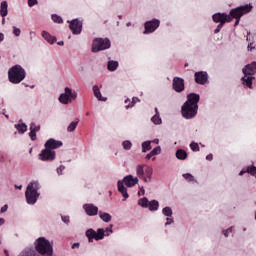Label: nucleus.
<instances>
[{
	"instance_id": "obj_47",
	"label": "nucleus",
	"mask_w": 256,
	"mask_h": 256,
	"mask_svg": "<svg viewBox=\"0 0 256 256\" xmlns=\"http://www.w3.org/2000/svg\"><path fill=\"white\" fill-rule=\"evenodd\" d=\"M106 233H113V224L110 225V227L106 228Z\"/></svg>"
},
{
	"instance_id": "obj_44",
	"label": "nucleus",
	"mask_w": 256,
	"mask_h": 256,
	"mask_svg": "<svg viewBox=\"0 0 256 256\" xmlns=\"http://www.w3.org/2000/svg\"><path fill=\"white\" fill-rule=\"evenodd\" d=\"M61 219H62V221H63V223H66V225H68V223H69V216H61Z\"/></svg>"
},
{
	"instance_id": "obj_52",
	"label": "nucleus",
	"mask_w": 256,
	"mask_h": 256,
	"mask_svg": "<svg viewBox=\"0 0 256 256\" xmlns=\"http://www.w3.org/2000/svg\"><path fill=\"white\" fill-rule=\"evenodd\" d=\"M3 39H5V35H3V33H0V43L1 41H3Z\"/></svg>"
},
{
	"instance_id": "obj_55",
	"label": "nucleus",
	"mask_w": 256,
	"mask_h": 256,
	"mask_svg": "<svg viewBox=\"0 0 256 256\" xmlns=\"http://www.w3.org/2000/svg\"><path fill=\"white\" fill-rule=\"evenodd\" d=\"M75 247H79V243H74V244L72 245V249H75Z\"/></svg>"
},
{
	"instance_id": "obj_17",
	"label": "nucleus",
	"mask_w": 256,
	"mask_h": 256,
	"mask_svg": "<svg viewBox=\"0 0 256 256\" xmlns=\"http://www.w3.org/2000/svg\"><path fill=\"white\" fill-rule=\"evenodd\" d=\"M69 27L73 35H80L81 31L83 30V23H81L79 19H74L70 22Z\"/></svg>"
},
{
	"instance_id": "obj_63",
	"label": "nucleus",
	"mask_w": 256,
	"mask_h": 256,
	"mask_svg": "<svg viewBox=\"0 0 256 256\" xmlns=\"http://www.w3.org/2000/svg\"><path fill=\"white\" fill-rule=\"evenodd\" d=\"M90 113L89 112H86V116L89 117Z\"/></svg>"
},
{
	"instance_id": "obj_20",
	"label": "nucleus",
	"mask_w": 256,
	"mask_h": 256,
	"mask_svg": "<svg viewBox=\"0 0 256 256\" xmlns=\"http://www.w3.org/2000/svg\"><path fill=\"white\" fill-rule=\"evenodd\" d=\"M39 131H41V125L36 124L35 122H32L30 124V133H29V137L31 141L37 140V132Z\"/></svg>"
},
{
	"instance_id": "obj_61",
	"label": "nucleus",
	"mask_w": 256,
	"mask_h": 256,
	"mask_svg": "<svg viewBox=\"0 0 256 256\" xmlns=\"http://www.w3.org/2000/svg\"><path fill=\"white\" fill-rule=\"evenodd\" d=\"M2 25H5V18L2 19Z\"/></svg>"
},
{
	"instance_id": "obj_40",
	"label": "nucleus",
	"mask_w": 256,
	"mask_h": 256,
	"mask_svg": "<svg viewBox=\"0 0 256 256\" xmlns=\"http://www.w3.org/2000/svg\"><path fill=\"white\" fill-rule=\"evenodd\" d=\"M13 34L15 35V37H19V35H21V29L14 26L13 27Z\"/></svg>"
},
{
	"instance_id": "obj_21",
	"label": "nucleus",
	"mask_w": 256,
	"mask_h": 256,
	"mask_svg": "<svg viewBox=\"0 0 256 256\" xmlns=\"http://www.w3.org/2000/svg\"><path fill=\"white\" fill-rule=\"evenodd\" d=\"M83 209L90 217H93L99 213V208L93 204H84Z\"/></svg>"
},
{
	"instance_id": "obj_59",
	"label": "nucleus",
	"mask_w": 256,
	"mask_h": 256,
	"mask_svg": "<svg viewBox=\"0 0 256 256\" xmlns=\"http://www.w3.org/2000/svg\"><path fill=\"white\" fill-rule=\"evenodd\" d=\"M156 115H159V109L155 108Z\"/></svg>"
},
{
	"instance_id": "obj_5",
	"label": "nucleus",
	"mask_w": 256,
	"mask_h": 256,
	"mask_svg": "<svg viewBox=\"0 0 256 256\" xmlns=\"http://www.w3.org/2000/svg\"><path fill=\"white\" fill-rule=\"evenodd\" d=\"M139 183V178L133 177V175L125 176L123 181H118V191L124 197V201L129 199V193H127L126 187H135ZM125 184V185H124Z\"/></svg>"
},
{
	"instance_id": "obj_12",
	"label": "nucleus",
	"mask_w": 256,
	"mask_h": 256,
	"mask_svg": "<svg viewBox=\"0 0 256 256\" xmlns=\"http://www.w3.org/2000/svg\"><path fill=\"white\" fill-rule=\"evenodd\" d=\"M138 205H140V207H144L145 209L149 207V211H157L159 209V201L152 200L149 202V199H147V197L139 199Z\"/></svg>"
},
{
	"instance_id": "obj_28",
	"label": "nucleus",
	"mask_w": 256,
	"mask_h": 256,
	"mask_svg": "<svg viewBox=\"0 0 256 256\" xmlns=\"http://www.w3.org/2000/svg\"><path fill=\"white\" fill-rule=\"evenodd\" d=\"M78 125H79V120L71 122L69 124V126L67 127L68 133H73V131H75V129H77Z\"/></svg>"
},
{
	"instance_id": "obj_34",
	"label": "nucleus",
	"mask_w": 256,
	"mask_h": 256,
	"mask_svg": "<svg viewBox=\"0 0 256 256\" xmlns=\"http://www.w3.org/2000/svg\"><path fill=\"white\" fill-rule=\"evenodd\" d=\"M139 101H140L139 98L133 97L132 101H131V104H128V105L125 106L126 109H131V107H135V104L139 103Z\"/></svg>"
},
{
	"instance_id": "obj_18",
	"label": "nucleus",
	"mask_w": 256,
	"mask_h": 256,
	"mask_svg": "<svg viewBox=\"0 0 256 256\" xmlns=\"http://www.w3.org/2000/svg\"><path fill=\"white\" fill-rule=\"evenodd\" d=\"M194 77H195V82L198 85H205V83H207L208 81L207 72H204V71L195 72Z\"/></svg>"
},
{
	"instance_id": "obj_11",
	"label": "nucleus",
	"mask_w": 256,
	"mask_h": 256,
	"mask_svg": "<svg viewBox=\"0 0 256 256\" xmlns=\"http://www.w3.org/2000/svg\"><path fill=\"white\" fill-rule=\"evenodd\" d=\"M86 237L88 238L89 243H93V239H95V241H101V239L105 238V230L103 228H99L96 232L90 228L86 231Z\"/></svg>"
},
{
	"instance_id": "obj_31",
	"label": "nucleus",
	"mask_w": 256,
	"mask_h": 256,
	"mask_svg": "<svg viewBox=\"0 0 256 256\" xmlns=\"http://www.w3.org/2000/svg\"><path fill=\"white\" fill-rule=\"evenodd\" d=\"M162 213L166 217H171L173 215V210L171 209V207H165L163 208Z\"/></svg>"
},
{
	"instance_id": "obj_37",
	"label": "nucleus",
	"mask_w": 256,
	"mask_h": 256,
	"mask_svg": "<svg viewBox=\"0 0 256 256\" xmlns=\"http://www.w3.org/2000/svg\"><path fill=\"white\" fill-rule=\"evenodd\" d=\"M183 177L184 179H186V181H189V182L195 181V178L190 173L183 174Z\"/></svg>"
},
{
	"instance_id": "obj_35",
	"label": "nucleus",
	"mask_w": 256,
	"mask_h": 256,
	"mask_svg": "<svg viewBox=\"0 0 256 256\" xmlns=\"http://www.w3.org/2000/svg\"><path fill=\"white\" fill-rule=\"evenodd\" d=\"M52 21H54V23H63V18L57 14H53Z\"/></svg>"
},
{
	"instance_id": "obj_60",
	"label": "nucleus",
	"mask_w": 256,
	"mask_h": 256,
	"mask_svg": "<svg viewBox=\"0 0 256 256\" xmlns=\"http://www.w3.org/2000/svg\"><path fill=\"white\" fill-rule=\"evenodd\" d=\"M16 187V189H22L23 188V186H15Z\"/></svg>"
},
{
	"instance_id": "obj_9",
	"label": "nucleus",
	"mask_w": 256,
	"mask_h": 256,
	"mask_svg": "<svg viewBox=\"0 0 256 256\" xmlns=\"http://www.w3.org/2000/svg\"><path fill=\"white\" fill-rule=\"evenodd\" d=\"M251 9H253L252 5H244V6L234 8L230 11L229 17H231V21H233V19H241L243 15H247V13H251Z\"/></svg>"
},
{
	"instance_id": "obj_4",
	"label": "nucleus",
	"mask_w": 256,
	"mask_h": 256,
	"mask_svg": "<svg viewBox=\"0 0 256 256\" xmlns=\"http://www.w3.org/2000/svg\"><path fill=\"white\" fill-rule=\"evenodd\" d=\"M242 73L244 76L241 78L242 85H245L249 89H253V80L256 73V62H252L251 64H247L243 69Z\"/></svg>"
},
{
	"instance_id": "obj_15",
	"label": "nucleus",
	"mask_w": 256,
	"mask_h": 256,
	"mask_svg": "<svg viewBox=\"0 0 256 256\" xmlns=\"http://www.w3.org/2000/svg\"><path fill=\"white\" fill-rule=\"evenodd\" d=\"M172 87L176 93H182V91H185V80L180 77H174Z\"/></svg>"
},
{
	"instance_id": "obj_23",
	"label": "nucleus",
	"mask_w": 256,
	"mask_h": 256,
	"mask_svg": "<svg viewBox=\"0 0 256 256\" xmlns=\"http://www.w3.org/2000/svg\"><path fill=\"white\" fill-rule=\"evenodd\" d=\"M93 93L96 99H98V101H107L106 97H102L101 91L99 90V86H93Z\"/></svg>"
},
{
	"instance_id": "obj_8",
	"label": "nucleus",
	"mask_w": 256,
	"mask_h": 256,
	"mask_svg": "<svg viewBox=\"0 0 256 256\" xmlns=\"http://www.w3.org/2000/svg\"><path fill=\"white\" fill-rule=\"evenodd\" d=\"M136 173L139 179H142V181L148 183V181H151V175H153V168L145 164L138 165L136 167Z\"/></svg>"
},
{
	"instance_id": "obj_54",
	"label": "nucleus",
	"mask_w": 256,
	"mask_h": 256,
	"mask_svg": "<svg viewBox=\"0 0 256 256\" xmlns=\"http://www.w3.org/2000/svg\"><path fill=\"white\" fill-rule=\"evenodd\" d=\"M239 20L240 19H236L235 23H234V27H237L239 25Z\"/></svg>"
},
{
	"instance_id": "obj_51",
	"label": "nucleus",
	"mask_w": 256,
	"mask_h": 256,
	"mask_svg": "<svg viewBox=\"0 0 256 256\" xmlns=\"http://www.w3.org/2000/svg\"><path fill=\"white\" fill-rule=\"evenodd\" d=\"M124 103L126 106L131 105V100L129 98H127Z\"/></svg>"
},
{
	"instance_id": "obj_57",
	"label": "nucleus",
	"mask_w": 256,
	"mask_h": 256,
	"mask_svg": "<svg viewBox=\"0 0 256 256\" xmlns=\"http://www.w3.org/2000/svg\"><path fill=\"white\" fill-rule=\"evenodd\" d=\"M4 253H5L6 256H9V251L4 250Z\"/></svg>"
},
{
	"instance_id": "obj_58",
	"label": "nucleus",
	"mask_w": 256,
	"mask_h": 256,
	"mask_svg": "<svg viewBox=\"0 0 256 256\" xmlns=\"http://www.w3.org/2000/svg\"><path fill=\"white\" fill-rule=\"evenodd\" d=\"M58 45H65L63 41L58 42Z\"/></svg>"
},
{
	"instance_id": "obj_6",
	"label": "nucleus",
	"mask_w": 256,
	"mask_h": 256,
	"mask_svg": "<svg viewBox=\"0 0 256 256\" xmlns=\"http://www.w3.org/2000/svg\"><path fill=\"white\" fill-rule=\"evenodd\" d=\"M38 189V182H31L30 184H28L25 192V197L28 205H35V203H37V199L39 197V193H37Z\"/></svg>"
},
{
	"instance_id": "obj_33",
	"label": "nucleus",
	"mask_w": 256,
	"mask_h": 256,
	"mask_svg": "<svg viewBox=\"0 0 256 256\" xmlns=\"http://www.w3.org/2000/svg\"><path fill=\"white\" fill-rule=\"evenodd\" d=\"M122 147L123 149H125L126 151H129L131 149V147H133V144L131 143V141L126 140L122 143Z\"/></svg>"
},
{
	"instance_id": "obj_42",
	"label": "nucleus",
	"mask_w": 256,
	"mask_h": 256,
	"mask_svg": "<svg viewBox=\"0 0 256 256\" xmlns=\"http://www.w3.org/2000/svg\"><path fill=\"white\" fill-rule=\"evenodd\" d=\"M57 174L63 175V171H65V166L61 165L59 168H57Z\"/></svg>"
},
{
	"instance_id": "obj_24",
	"label": "nucleus",
	"mask_w": 256,
	"mask_h": 256,
	"mask_svg": "<svg viewBox=\"0 0 256 256\" xmlns=\"http://www.w3.org/2000/svg\"><path fill=\"white\" fill-rule=\"evenodd\" d=\"M42 37L45 39V41H47L50 44L55 43V41H57V38H55L54 36H52L51 34H49L46 31L42 32Z\"/></svg>"
},
{
	"instance_id": "obj_38",
	"label": "nucleus",
	"mask_w": 256,
	"mask_h": 256,
	"mask_svg": "<svg viewBox=\"0 0 256 256\" xmlns=\"http://www.w3.org/2000/svg\"><path fill=\"white\" fill-rule=\"evenodd\" d=\"M150 153L153 154L154 156L161 154V146L155 147Z\"/></svg>"
},
{
	"instance_id": "obj_62",
	"label": "nucleus",
	"mask_w": 256,
	"mask_h": 256,
	"mask_svg": "<svg viewBox=\"0 0 256 256\" xmlns=\"http://www.w3.org/2000/svg\"><path fill=\"white\" fill-rule=\"evenodd\" d=\"M154 143L158 144V143H159V140H157V139H156V140H154Z\"/></svg>"
},
{
	"instance_id": "obj_3",
	"label": "nucleus",
	"mask_w": 256,
	"mask_h": 256,
	"mask_svg": "<svg viewBox=\"0 0 256 256\" xmlns=\"http://www.w3.org/2000/svg\"><path fill=\"white\" fill-rule=\"evenodd\" d=\"M25 77H27V72H25L23 67L19 64L12 66L8 70V79L10 83H13V85H19V83H21Z\"/></svg>"
},
{
	"instance_id": "obj_36",
	"label": "nucleus",
	"mask_w": 256,
	"mask_h": 256,
	"mask_svg": "<svg viewBox=\"0 0 256 256\" xmlns=\"http://www.w3.org/2000/svg\"><path fill=\"white\" fill-rule=\"evenodd\" d=\"M247 173L250 175L256 176V167L255 166H249L246 170Z\"/></svg>"
},
{
	"instance_id": "obj_48",
	"label": "nucleus",
	"mask_w": 256,
	"mask_h": 256,
	"mask_svg": "<svg viewBox=\"0 0 256 256\" xmlns=\"http://www.w3.org/2000/svg\"><path fill=\"white\" fill-rule=\"evenodd\" d=\"M171 223H173V219L171 218L166 219L165 225H171Z\"/></svg>"
},
{
	"instance_id": "obj_56",
	"label": "nucleus",
	"mask_w": 256,
	"mask_h": 256,
	"mask_svg": "<svg viewBox=\"0 0 256 256\" xmlns=\"http://www.w3.org/2000/svg\"><path fill=\"white\" fill-rule=\"evenodd\" d=\"M141 193H142V195H145V189L144 188H141Z\"/></svg>"
},
{
	"instance_id": "obj_43",
	"label": "nucleus",
	"mask_w": 256,
	"mask_h": 256,
	"mask_svg": "<svg viewBox=\"0 0 256 256\" xmlns=\"http://www.w3.org/2000/svg\"><path fill=\"white\" fill-rule=\"evenodd\" d=\"M38 1L37 0H28V6L33 7L34 5H37Z\"/></svg>"
},
{
	"instance_id": "obj_14",
	"label": "nucleus",
	"mask_w": 256,
	"mask_h": 256,
	"mask_svg": "<svg viewBox=\"0 0 256 256\" xmlns=\"http://www.w3.org/2000/svg\"><path fill=\"white\" fill-rule=\"evenodd\" d=\"M214 23H219V25H225V23H231V16L225 13H216L212 16Z\"/></svg>"
},
{
	"instance_id": "obj_26",
	"label": "nucleus",
	"mask_w": 256,
	"mask_h": 256,
	"mask_svg": "<svg viewBox=\"0 0 256 256\" xmlns=\"http://www.w3.org/2000/svg\"><path fill=\"white\" fill-rule=\"evenodd\" d=\"M176 158L179 159L180 161H185V159H187V151L183 149H178L176 151Z\"/></svg>"
},
{
	"instance_id": "obj_41",
	"label": "nucleus",
	"mask_w": 256,
	"mask_h": 256,
	"mask_svg": "<svg viewBox=\"0 0 256 256\" xmlns=\"http://www.w3.org/2000/svg\"><path fill=\"white\" fill-rule=\"evenodd\" d=\"M233 232V227H230V228H228L227 230H224L223 231V235L225 236V237H229V233H232Z\"/></svg>"
},
{
	"instance_id": "obj_22",
	"label": "nucleus",
	"mask_w": 256,
	"mask_h": 256,
	"mask_svg": "<svg viewBox=\"0 0 256 256\" xmlns=\"http://www.w3.org/2000/svg\"><path fill=\"white\" fill-rule=\"evenodd\" d=\"M9 5L7 4V1H2L0 4V15L1 17H7L9 11H8Z\"/></svg>"
},
{
	"instance_id": "obj_53",
	"label": "nucleus",
	"mask_w": 256,
	"mask_h": 256,
	"mask_svg": "<svg viewBox=\"0 0 256 256\" xmlns=\"http://www.w3.org/2000/svg\"><path fill=\"white\" fill-rule=\"evenodd\" d=\"M5 224V219L0 218V225H4Z\"/></svg>"
},
{
	"instance_id": "obj_49",
	"label": "nucleus",
	"mask_w": 256,
	"mask_h": 256,
	"mask_svg": "<svg viewBox=\"0 0 256 256\" xmlns=\"http://www.w3.org/2000/svg\"><path fill=\"white\" fill-rule=\"evenodd\" d=\"M151 157H155V156L150 152V153H148V154L146 155L147 161H149V159H151Z\"/></svg>"
},
{
	"instance_id": "obj_16",
	"label": "nucleus",
	"mask_w": 256,
	"mask_h": 256,
	"mask_svg": "<svg viewBox=\"0 0 256 256\" xmlns=\"http://www.w3.org/2000/svg\"><path fill=\"white\" fill-rule=\"evenodd\" d=\"M159 25H161V22L157 19L146 22L144 25V33H154V31H157V29H159Z\"/></svg>"
},
{
	"instance_id": "obj_39",
	"label": "nucleus",
	"mask_w": 256,
	"mask_h": 256,
	"mask_svg": "<svg viewBox=\"0 0 256 256\" xmlns=\"http://www.w3.org/2000/svg\"><path fill=\"white\" fill-rule=\"evenodd\" d=\"M190 148L192 151H199V144L195 143V142H192L190 144Z\"/></svg>"
},
{
	"instance_id": "obj_32",
	"label": "nucleus",
	"mask_w": 256,
	"mask_h": 256,
	"mask_svg": "<svg viewBox=\"0 0 256 256\" xmlns=\"http://www.w3.org/2000/svg\"><path fill=\"white\" fill-rule=\"evenodd\" d=\"M152 123H154V125H161V117L157 114H155L152 118H151Z\"/></svg>"
},
{
	"instance_id": "obj_1",
	"label": "nucleus",
	"mask_w": 256,
	"mask_h": 256,
	"mask_svg": "<svg viewBox=\"0 0 256 256\" xmlns=\"http://www.w3.org/2000/svg\"><path fill=\"white\" fill-rule=\"evenodd\" d=\"M201 96L199 94L190 93L187 95V101L182 105L181 113L184 119H193L197 116L199 111V101Z\"/></svg>"
},
{
	"instance_id": "obj_13",
	"label": "nucleus",
	"mask_w": 256,
	"mask_h": 256,
	"mask_svg": "<svg viewBox=\"0 0 256 256\" xmlns=\"http://www.w3.org/2000/svg\"><path fill=\"white\" fill-rule=\"evenodd\" d=\"M55 157H56L55 151L46 147L39 154L40 161H55Z\"/></svg>"
},
{
	"instance_id": "obj_25",
	"label": "nucleus",
	"mask_w": 256,
	"mask_h": 256,
	"mask_svg": "<svg viewBox=\"0 0 256 256\" xmlns=\"http://www.w3.org/2000/svg\"><path fill=\"white\" fill-rule=\"evenodd\" d=\"M99 217L100 219H102V221H104V223H110L111 219H113L111 214L107 212H101V211L99 212Z\"/></svg>"
},
{
	"instance_id": "obj_7",
	"label": "nucleus",
	"mask_w": 256,
	"mask_h": 256,
	"mask_svg": "<svg viewBox=\"0 0 256 256\" xmlns=\"http://www.w3.org/2000/svg\"><path fill=\"white\" fill-rule=\"evenodd\" d=\"M111 48V40L109 38H95L92 42V53H99L105 49Z\"/></svg>"
},
{
	"instance_id": "obj_30",
	"label": "nucleus",
	"mask_w": 256,
	"mask_h": 256,
	"mask_svg": "<svg viewBox=\"0 0 256 256\" xmlns=\"http://www.w3.org/2000/svg\"><path fill=\"white\" fill-rule=\"evenodd\" d=\"M151 141H145L142 143V153H147V151H151Z\"/></svg>"
},
{
	"instance_id": "obj_19",
	"label": "nucleus",
	"mask_w": 256,
	"mask_h": 256,
	"mask_svg": "<svg viewBox=\"0 0 256 256\" xmlns=\"http://www.w3.org/2000/svg\"><path fill=\"white\" fill-rule=\"evenodd\" d=\"M44 147L50 149V151H53V149H59V147H63V142L50 138L46 141Z\"/></svg>"
},
{
	"instance_id": "obj_64",
	"label": "nucleus",
	"mask_w": 256,
	"mask_h": 256,
	"mask_svg": "<svg viewBox=\"0 0 256 256\" xmlns=\"http://www.w3.org/2000/svg\"><path fill=\"white\" fill-rule=\"evenodd\" d=\"M243 173H245V171H241V172H240V175H243Z\"/></svg>"
},
{
	"instance_id": "obj_10",
	"label": "nucleus",
	"mask_w": 256,
	"mask_h": 256,
	"mask_svg": "<svg viewBox=\"0 0 256 256\" xmlns=\"http://www.w3.org/2000/svg\"><path fill=\"white\" fill-rule=\"evenodd\" d=\"M77 99V92H73L71 88L66 87L65 92L60 95L59 101L63 103V105H68L71 101H75Z\"/></svg>"
},
{
	"instance_id": "obj_29",
	"label": "nucleus",
	"mask_w": 256,
	"mask_h": 256,
	"mask_svg": "<svg viewBox=\"0 0 256 256\" xmlns=\"http://www.w3.org/2000/svg\"><path fill=\"white\" fill-rule=\"evenodd\" d=\"M15 128L17 129L18 133H25L27 131V124L21 123V124H16Z\"/></svg>"
},
{
	"instance_id": "obj_27",
	"label": "nucleus",
	"mask_w": 256,
	"mask_h": 256,
	"mask_svg": "<svg viewBox=\"0 0 256 256\" xmlns=\"http://www.w3.org/2000/svg\"><path fill=\"white\" fill-rule=\"evenodd\" d=\"M117 67H119V62L110 60L107 64L108 71H117Z\"/></svg>"
},
{
	"instance_id": "obj_50",
	"label": "nucleus",
	"mask_w": 256,
	"mask_h": 256,
	"mask_svg": "<svg viewBox=\"0 0 256 256\" xmlns=\"http://www.w3.org/2000/svg\"><path fill=\"white\" fill-rule=\"evenodd\" d=\"M207 161H212L213 160V154H209L206 156Z\"/></svg>"
},
{
	"instance_id": "obj_46",
	"label": "nucleus",
	"mask_w": 256,
	"mask_h": 256,
	"mask_svg": "<svg viewBox=\"0 0 256 256\" xmlns=\"http://www.w3.org/2000/svg\"><path fill=\"white\" fill-rule=\"evenodd\" d=\"M9 209V206L6 204L0 209V213H5Z\"/></svg>"
},
{
	"instance_id": "obj_2",
	"label": "nucleus",
	"mask_w": 256,
	"mask_h": 256,
	"mask_svg": "<svg viewBox=\"0 0 256 256\" xmlns=\"http://www.w3.org/2000/svg\"><path fill=\"white\" fill-rule=\"evenodd\" d=\"M35 250L30 249L26 256H53V245L45 237H40L34 243Z\"/></svg>"
},
{
	"instance_id": "obj_45",
	"label": "nucleus",
	"mask_w": 256,
	"mask_h": 256,
	"mask_svg": "<svg viewBox=\"0 0 256 256\" xmlns=\"http://www.w3.org/2000/svg\"><path fill=\"white\" fill-rule=\"evenodd\" d=\"M223 29V24H218L217 28L214 30V33L217 34Z\"/></svg>"
}]
</instances>
